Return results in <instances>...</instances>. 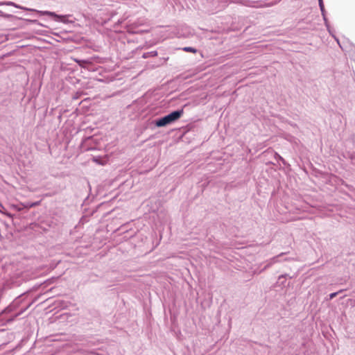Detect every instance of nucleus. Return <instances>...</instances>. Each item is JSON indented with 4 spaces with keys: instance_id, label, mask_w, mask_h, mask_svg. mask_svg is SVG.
I'll list each match as a JSON object with an SVG mask.
<instances>
[{
    "instance_id": "obj_12",
    "label": "nucleus",
    "mask_w": 355,
    "mask_h": 355,
    "mask_svg": "<svg viewBox=\"0 0 355 355\" xmlns=\"http://www.w3.org/2000/svg\"><path fill=\"white\" fill-rule=\"evenodd\" d=\"M343 291V290H340V291H338V292H334V293H330V294L329 295V300H331L334 299L335 297H336V296H337V295H338V293H342Z\"/></svg>"
},
{
    "instance_id": "obj_7",
    "label": "nucleus",
    "mask_w": 355,
    "mask_h": 355,
    "mask_svg": "<svg viewBox=\"0 0 355 355\" xmlns=\"http://www.w3.org/2000/svg\"><path fill=\"white\" fill-rule=\"evenodd\" d=\"M318 4H319V7H320V9L321 11L322 16V17L326 16V10L324 9L323 0H318Z\"/></svg>"
},
{
    "instance_id": "obj_5",
    "label": "nucleus",
    "mask_w": 355,
    "mask_h": 355,
    "mask_svg": "<svg viewBox=\"0 0 355 355\" xmlns=\"http://www.w3.org/2000/svg\"><path fill=\"white\" fill-rule=\"evenodd\" d=\"M157 55V51H152L149 52L144 53L142 55V58L144 59L150 58V57H155Z\"/></svg>"
},
{
    "instance_id": "obj_6",
    "label": "nucleus",
    "mask_w": 355,
    "mask_h": 355,
    "mask_svg": "<svg viewBox=\"0 0 355 355\" xmlns=\"http://www.w3.org/2000/svg\"><path fill=\"white\" fill-rule=\"evenodd\" d=\"M92 139V137H87L84 142L82 144V148L84 150H92L94 149L92 147H87L86 144L87 142L90 141Z\"/></svg>"
},
{
    "instance_id": "obj_4",
    "label": "nucleus",
    "mask_w": 355,
    "mask_h": 355,
    "mask_svg": "<svg viewBox=\"0 0 355 355\" xmlns=\"http://www.w3.org/2000/svg\"><path fill=\"white\" fill-rule=\"evenodd\" d=\"M284 254H285L284 253H281V254H278L277 256H275V257H272V259H270V260L267 261V263L263 267L262 270H264L267 269L268 268L271 266L275 263L279 262V258L283 257Z\"/></svg>"
},
{
    "instance_id": "obj_11",
    "label": "nucleus",
    "mask_w": 355,
    "mask_h": 355,
    "mask_svg": "<svg viewBox=\"0 0 355 355\" xmlns=\"http://www.w3.org/2000/svg\"><path fill=\"white\" fill-rule=\"evenodd\" d=\"M322 18H323V20L324 21V24H325L328 31L330 33V34H331V29H330L329 24V21H328V19H327V17L324 16V17H322Z\"/></svg>"
},
{
    "instance_id": "obj_14",
    "label": "nucleus",
    "mask_w": 355,
    "mask_h": 355,
    "mask_svg": "<svg viewBox=\"0 0 355 355\" xmlns=\"http://www.w3.org/2000/svg\"><path fill=\"white\" fill-rule=\"evenodd\" d=\"M26 20L31 24H37V20H36V19H26Z\"/></svg>"
},
{
    "instance_id": "obj_9",
    "label": "nucleus",
    "mask_w": 355,
    "mask_h": 355,
    "mask_svg": "<svg viewBox=\"0 0 355 355\" xmlns=\"http://www.w3.org/2000/svg\"><path fill=\"white\" fill-rule=\"evenodd\" d=\"M185 52L196 53L197 50L195 48L191 46H186L182 49Z\"/></svg>"
},
{
    "instance_id": "obj_10",
    "label": "nucleus",
    "mask_w": 355,
    "mask_h": 355,
    "mask_svg": "<svg viewBox=\"0 0 355 355\" xmlns=\"http://www.w3.org/2000/svg\"><path fill=\"white\" fill-rule=\"evenodd\" d=\"M93 162L103 165L104 162L102 161V158L101 157H93L92 158Z\"/></svg>"
},
{
    "instance_id": "obj_15",
    "label": "nucleus",
    "mask_w": 355,
    "mask_h": 355,
    "mask_svg": "<svg viewBox=\"0 0 355 355\" xmlns=\"http://www.w3.org/2000/svg\"><path fill=\"white\" fill-rule=\"evenodd\" d=\"M284 275H281L279 277V279H280L281 278L284 277Z\"/></svg>"
},
{
    "instance_id": "obj_1",
    "label": "nucleus",
    "mask_w": 355,
    "mask_h": 355,
    "mask_svg": "<svg viewBox=\"0 0 355 355\" xmlns=\"http://www.w3.org/2000/svg\"><path fill=\"white\" fill-rule=\"evenodd\" d=\"M22 301L23 300L21 298V296L16 297L7 307L1 311L0 315L15 312V313H14L11 318L8 320V322L14 321L18 316L24 313L31 306V304L22 306Z\"/></svg>"
},
{
    "instance_id": "obj_3",
    "label": "nucleus",
    "mask_w": 355,
    "mask_h": 355,
    "mask_svg": "<svg viewBox=\"0 0 355 355\" xmlns=\"http://www.w3.org/2000/svg\"><path fill=\"white\" fill-rule=\"evenodd\" d=\"M183 113V109L173 111L163 117L155 119L154 123L157 127L166 126L178 121L182 116Z\"/></svg>"
},
{
    "instance_id": "obj_13",
    "label": "nucleus",
    "mask_w": 355,
    "mask_h": 355,
    "mask_svg": "<svg viewBox=\"0 0 355 355\" xmlns=\"http://www.w3.org/2000/svg\"><path fill=\"white\" fill-rule=\"evenodd\" d=\"M277 155V159H278L279 160H280L284 164H286V162L285 160L284 159L283 157H282L279 155L278 154H276Z\"/></svg>"
},
{
    "instance_id": "obj_2",
    "label": "nucleus",
    "mask_w": 355,
    "mask_h": 355,
    "mask_svg": "<svg viewBox=\"0 0 355 355\" xmlns=\"http://www.w3.org/2000/svg\"><path fill=\"white\" fill-rule=\"evenodd\" d=\"M1 5L11 6H13L15 8H19V9H21V10H26V11L37 12L40 15L51 17H53L55 21H59V22L67 23V21H68L67 20V19L68 17L67 15H58L55 12H51V11L38 10H36V9L24 7V6H22L18 5V4H17V3H15V2H12V1H3V2H0V6Z\"/></svg>"
},
{
    "instance_id": "obj_8",
    "label": "nucleus",
    "mask_w": 355,
    "mask_h": 355,
    "mask_svg": "<svg viewBox=\"0 0 355 355\" xmlns=\"http://www.w3.org/2000/svg\"><path fill=\"white\" fill-rule=\"evenodd\" d=\"M40 205V202L37 201V202H26L24 205L25 207H27V208H31V207H34L35 206H37Z\"/></svg>"
}]
</instances>
